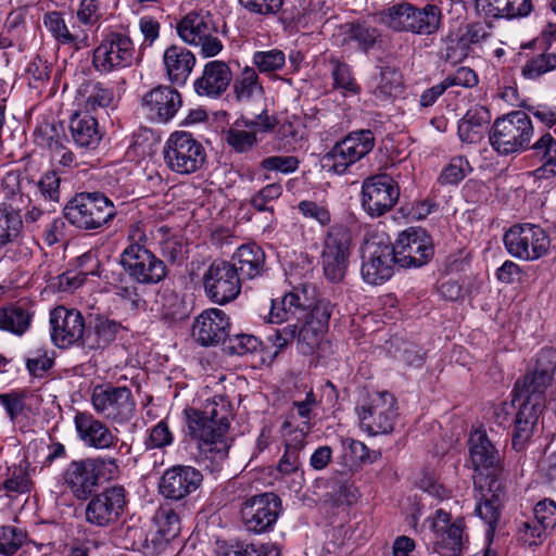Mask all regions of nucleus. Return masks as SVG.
Returning a JSON list of instances; mask_svg holds the SVG:
<instances>
[{"label": "nucleus", "instance_id": "obj_1", "mask_svg": "<svg viewBox=\"0 0 556 556\" xmlns=\"http://www.w3.org/2000/svg\"><path fill=\"white\" fill-rule=\"evenodd\" d=\"M207 401L203 409H185L189 434L199 440V447L204 460L212 463V468H220L227 458L230 443L229 413L225 401Z\"/></svg>", "mask_w": 556, "mask_h": 556}, {"label": "nucleus", "instance_id": "obj_2", "mask_svg": "<svg viewBox=\"0 0 556 556\" xmlns=\"http://www.w3.org/2000/svg\"><path fill=\"white\" fill-rule=\"evenodd\" d=\"M441 18V9L434 4L418 8L408 2H401L379 12V22L390 29L416 35L437 33Z\"/></svg>", "mask_w": 556, "mask_h": 556}, {"label": "nucleus", "instance_id": "obj_3", "mask_svg": "<svg viewBox=\"0 0 556 556\" xmlns=\"http://www.w3.org/2000/svg\"><path fill=\"white\" fill-rule=\"evenodd\" d=\"M118 473L115 458L88 457L71 462L63 472V480L77 500H87L96 492L101 478L112 480Z\"/></svg>", "mask_w": 556, "mask_h": 556}, {"label": "nucleus", "instance_id": "obj_4", "mask_svg": "<svg viewBox=\"0 0 556 556\" xmlns=\"http://www.w3.org/2000/svg\"><path fill=\"white\" fill-rule=\"evenodd\" d=\"M63 214L76 228L96 230L108 225L115 217L116 208L104 193L80 192L65 204Z\"/></svg>", "mask_w": 556, "mask_h": 556}, {"label": "nucleus", "instance_id": "obj_5", "mask_svg": "<svg viewBox=\"0 0 556 556\" xmlns=\"http://www.w3.org/2000/svg\"><path fill=\"white\" fill-rule=\"evenodd\" d=\"M534 128L530 116L521 111L498 117L489 134L492 148L502 155L529 149Z\"/></svg>", "mask_w": 556, "mask_h": 556}, {"label": "nucleus", "instance_id": "obj_6", "mask_svg": "<svg viewBox=\"0 0 556 556\" xmlns=\"http://www.w3.org/2000/svg\"><path fill=\"white\" fill-rule=\"evenodd\" d=\"M166 166L179 175H189L199 170L206 159L205 149L190 132L175 131L163 148Z\"/></svg>", "mask_w": 556, "mask_h": 556}, {"label": "nucleus", "instance_id": "obj_7", "mask_svg": "<svg viewBox=\"0 0 556 556\" xmlns=\"http://www.w3.org/2000/svg\"><path fill=\"white\" fill-rule=\"evenodd\" d=\"M555 371L556 351L554 349L541 350L533 369L515 383L514 401H531L545 406V391L552 384Z\"/></svg>", "mask_w": 556, "mask_h": 556}, {"label": "nucleus", "instance_id": "obj_8", "mask_svg": "<svg viewBox=\"0 0 556 556\" xmlns=\"http://www.w3.org/2000/svg\"><path fill=\"white\" fill-rule=\"evenodd\" d=\"M375 146V136L369 129L349 134L337 142L323 157V167L336 174H344L348 168L366 156Z\"/></svg>", "mask_w": 556, "mask_h": 556}, {"label": "nucleus", "instance_id": "obj_9", "mask_svg": "<svg viewBox=\"0 0 556 556\" xmlns=\"http://www.w3.org/2000/svg\"><path fill=\"white\" fill-rule=\"evenodd\" d=\"M91 403L99 415L116 424H126L136 410V401L127 387L98 384L92 390Z\"/></svg>", "mask_w": 556, "mask_h": 556}, {"label": "nucleus", "instance_id": "obj_10", "mask_svg": "<svg viewBox=\"0 0 556 556\" xmlns=\"http://www.w3.org/2000/svg\"><path fill=\"white\" fill-rule=\"evenodd\" d=\"M282 511L280 497L266 492L247 498L241 506V519L245 530L252 533L270 531Z\"/></svg>", "mask_w": 556, "mask_h": 556}, {"label": "nucleus", "instance_id": "obj_11", "mask_svg": "<svg viewBox=\"0 0 556 556\" xmlns=\"http://www.w3.org/2000/svg\"><path fill=\"white\" fill-rule=\"evenodd\" d=\"M504 244L510 255L533 261L547 252L549 238L540 226L533 224L514 225L505 232Z\"/></svg>", "mask_w": 556, "mask_h": 556}, {"label": "nucleus", "instance_id": "obj_12", "mask_svg": "<svg viewBox=\"0 0 556 556\" xmlns=\"http://www.w3.org/2000/svg\"><path fill=\"white\" fill-rule=\"evenodd\" d=\"M127 275L143 285L159 283L167 276L165 263L144 245H128L121 255Z\"/></svg>", "mask_w": 556, "mask_h": 556}, {"label": "nucleus", "instance_id": "obj_13", "mask_svg": "<svg viewBox=\"0 0 556 556\" xmlns=\"http://www.w3.org/2000/svg\"><path fill=\"white\" fill-rule=\"evenodd\" d=\"M135 48L131 39L121 33L106 35L93 50L92 65L101 74H108L132 64Z\"/></svg>", "mask_w": 556, "mask_h": 556}, {"label": "nucleus", "instance_id": "obj_14", "mask_svg": "<svg viewBox=\"0 0 556 556\" xmlns=\"http://www.w3.org/2000/svg\"><path fill=\"white\" fill-rule=\"evenodd\" d=\"M351 241V231L343 225L332 226L328 230L321 258L324 273L329 281L339 282L345 276Z\"/></svg>", "mask_w": 556, "mask_h": 556}, {"label": "nucleus", "instance_id": "obj_15", "mask_svg": "<svg viewBox=\"0 0 556 556\" xmlns=\"http://www.w3.org/2000/svg\"><path fill=\"white\" fill-rule=\"evenodd\" d=\"M206 296L216 304L233 301L241 291V278L230 262L215 260L203 275Z\"/></svg>", "mask_w": 556, "mask_h": 556}, {"label": "nucleus", "instance_id": "obj_16", "mask_svg": "<svg viewBox=\"0 0 556 556\" xmlns=\"http://www.w3.org/2000/svg\"><path fill=\"white\" fill-rule=\"evenodd\" d=\"M362 276L370 285L389 280L397 265L396 254L390 242L367 240L362 248Z\"/></svg>", "mask_w": 556, "mask_h": 556}, {"label": "nucleus", "instance_id": "obj_17", "mask_svg": "<svg viewBox=\"0 0 556 556\" xmlns=\"http://www.w3.org/2000/svg\"><path fill=\"white\" fill-rule=\"evenodd\" d=\"M180 38L193 46H200L205 58L216 55L223 48L220 40L214 36L216 27L210 14L188 13L177 25Z\"/></svg>", "mask_w": 556, "mask_h": 556}, {"label": "nucleus", "instance_id": "obj_18", "mask_svg": "<svg viewBox=\"0 0 556 556\" xmlns=\"http://www.w3.org/2000/svg\"><path fill=\"white\" fill-rule=\"evenodd\" d=\"M126 506V491L113 485L96 494L86 506V521L96 527H110L118 521Z\"/></svg>", "mask_w": 556, "mask_h": 556}, {"label": "nucleus", "instance_id": "obj_19", "mask_svg": "<svg viewBox=\"0 0 556 556\" xmlns=\"http://www.w3.org/2000/svg\"><path fill=\"white\" fill-rule=\"evenodd\" d=\"M362 427L370 434H384L393 430L396 417L395 399L389 392H378L368 405L357 408Z\"/></svg>", "mask_w": 556, "mask_h": 556}, {"label": "nucleus", "instance_id": "obj_20", "mask_svg": "<svg viewBox=\"0 0 556 556\" xmlns=\"http://www.w3.org/2000/svg\"><path fill=\"white\" fill-rule=\"evenodd\" d=\"M399 197V186L388 175H376L363 182L362 203L370 216H381L390 211Z\"/></svg>", "mask_w": 556, "mask_h": 556}, {"label": "nucleus", "instance_id": "obj_21", "mask_svg": "<svg viewBox=\"0 0 556 556\" xmlns=\"http://www.w3.org/2000/svg\"><path fill=\"white\" fill-rule=\"evenodd\" d=\"M392 248L396 254L397 266L403 268L420 267L433 255L430 239L422 230L410 229L402 232Z\"/></svg>", "mask_w": 556, "mask_h": 556}, {"label": "nucleus", "instance_id": "obj_22", "mask_svg": "<svg viewBox=\"0 0 556 556\" xmlns=\"http://www.w3.org/2000/svg\"><path fill=\"white\" fill-rule=\"evenodd\" d=\"M52 340L60 348L78 344L84 348L86 338L85 320L79 311L67 309L64 306L55 307L50 314Z\"/></svg>", "mask_w": 556, "mask_h": 556}, {"label": "nucleus", "instance_id": "obj_23", "mask_svg": "<svg viewBox=\"0 0 556 556\" xmlns=\"http://www.w3.org/2000/svg\"><path fill=\"white\" fill-rule=\"evenodd\" d=\"M203 476L192 466L176 465L162 475L159 492L170 501H181L201 485Z\"/></svg>", "mask_w": 556, "mask_h": 556}, {"label": "nucleus", "instance_id": "obj_24", "mask_svg": "<svg viewBox=\"0 0 556 556\" xmlns=\"http://www.w3.org/2000/svg\"><path fill=\"white\" fill-rule=\"evenodd\" d=\"M434 532L433 553L439 556H460L465 546L464 521L450 522V514L438 509L432 521Z\"/></svg>", "mask_w": 556, "mask_h": 556}, {"label": "nucleus", "instance_id": "obj_25", "mask_svg": "<svg viewBox=\"0 0 556 556\" xmlns=\"http://www.w3.org/2000/svg\"><path fill=\"white\" fill-rule=\"evenodd\" d=\"M182 105L181 94L169 86H157L142 98L147 116L155 123H168Z\"/></svg>", "mask_w": 556, "mask_h": 556}, {"label": "nucleus", "instance_id": "obj_26", "mask_svg": "<svg viewBox=\"0 0 556 556\" xmlns=\"http://www.w3.org/2000/svg\"><path fill=\"white\" fill-rule=\"evenodd\" d=\"M229 318L219 308L203 311L192 324V337L203 346L217 345L229 336Z\"/></svg>", "mask_w": 556, "mask_h": 556}, {"label": "nucleus", "instance_id": "obj_27", "mask_svg": "<svg viewBox=\"0 0 556 556\" xmlns=\"http://www.w3.org/2000/svg\"><path fill=\"white\" fill-rule=\"evenodd\" d=\"M253 118H242L244 127L250 130H240L230 128L227 131V143L237 152L243 153L251 150L257 143L255 130L268 132L273 130L277 124L274 116L267 114L266 108L252 111Z\"/></svg>", "mask_w": 556, "mask_h": 556}, {"label": "nucleus", "instance_id": "obj_28", "mask_svg": "<svg viewBox=\"0 0 556 556\" xmlns=\"http://www.w3.org/2000/svg\"><path fill=\"white\" fill-rule=\"evenodd\" d=\"M231 81V71L223 61H211L203 70L202 76L194 81V90L199 96L219 97Z\"/></svg>", "mask_w": 556, "mask_h": 556}, {"label": "nucleus", "instance_id": "obj_29", "mask_svg": "<svg viewBox=\"0 0 556 556\" xmlns=\"http://www.w3.org/2000/svg\"><path fill=\"white\" fill-rule=\"evenodd\" d=\"M232 89L236 100L251 113L252 111L260 112L261 109L265 108L263 104L264 89L254 68L244 67L235 79Z\"/></svg>", "mask_w": 556, "mask_h": 556}, {"label": "nucleus", "instance_id": "obj_30", "mask_svg": "<svg viewBox=\"0 0 556 556\" xmlns=\"http://www.w3.org/2000/svg\"><path fill=\"white\" fill-rule=\"evenodd\" d=\"M469 455L476 471L497 469L501 465V455L491 442L484 430L476 429L470 433Z\"/></svg>", "mask_w": 556, "mask_h": 556}, {"label": "nucleus", "instance_id": "obj_31", "mask_svg": "<svg viewBox=\"0 0 556 556\" xmlns=\"http://www.w3.org/2000/svg\"><path fill=\"white\" fill-rule=\"evenodd\" d=\"M74 421L79 438L89 446L108 448L117 441L116 437L102 421L88 413H77Z\"/></svg>", "mask_w": 556, "mask_h": 556}, {"label": "nucleus", "instance_id": "obj_32", "mask_svg": "<svg viewBox=\"0 0 556 556\" xmlns=\"http://www.w3.org/2000/svg\"><path fill=\"white\" fill-rule=\"evenodd\" d=\"M519 410L516 415L511 444L516 451H521L533 434L540 415L545 406L531 401L518 400Z\"/></svg>", "mask_w": 556, "mask_h": 556}, {"label": "nucleus", "instance_id": "obj_33", "mask_svg": "<svg viewBox=\"0 0 556 556\" xmlns=\"http://www.w3.org/2000/svg\"><path fill=\"white\" fill-rule=\"evenodd\" d=\"M163 62L168 79L184 85L195 64V56L187 48L173 45L164 51Z\"/></svg>", "mask_w": 556, "mask_h": 556}, {"label": "nucleus", "instance_id": "obj_34", "mask_svg": "<svg viewBox=\"0 0 556 556\" xmlns=\"http://www.w3.org/2000/svg\"><path fill=\"white\" fill-rule=\"evenodd\" d=\"M230 264L235 266L241 279H253L264 270L265 253L261 247L254 243L242 244L232 255Z\"/></svg>", "mask_w": 556, "mask_h": 556}, {"label": "nucleus", "instance_id": "obj_35", "mask_svg": "<svg viewBox=\"0 0 556 556\" xmlns=\"http://www.w3.org/2000/svg\"><path fill=\"white\" fill-rule=\"evenodd\" d=\"M70 129L79 148L94 150L102 139L97 119L88 114H75L71 118Z\"/></svg>", "mask_w": 556, "mask_h": 556}, {"label": "nucleus", "instance_id": "obj_36", "mask_svg": "<svg viewBox=\"0 0 556 556\" xmlns=\"http://www.w3.org/2000/svg\"><path fill=\"white\" fill-rule=\"evenodd\" d=\"M490 121L491 115L486 108L477 105L469 109L458 123L459 139L467 143L480 141Z\"/></svg>", "mask_w": 556, "mask_h": 556}, {"label": "nucleus", "instance_id": "obj_37", "mask_svg": "<svg viewBox=\"0 0 556 556\" xmlns=\"http://www.w3.org/2000/svg\"><path fill=\"white\" fill-rule=\"evenodd\" d=\"M90 331L84 338V348L101 349L112 343L119 329L121 324L102 315H96L90 320Z\"/></svg>", "mask_w": 556, "mask_h": 556}, {"label": "nucleus", "instance_id": "obj_38", "mask_svg": "<svg viewBox=\"0 0 556 556\" xmlns=\"http://www.w3.org/2000/svg\"><path fill=\"white\" fill-rule=\"evenodd\" d=\"M501 482L491 478L488 494L476 506V514L489 526L488 532H493L501 516Z\"/></svg>", "mask_w": 556, "mask_h": 556}, {"label": "nucleus", "instance_id": "obj_39", "mask_svg": "<svg viewBox=\"0 0 556 556\" xmlns=\"http://www.w3.org/2000/svg\"><path fill=\"white\" fill-rule=\"evenodd\" d=\"M533 155L538 157L543 165L535 170L540 178H548L556 175V138L551 132H544L540 138L529 147Z\"/></svg>", "mask_w": 556, "mask_h": 556}, {"label": "nucleus", "instance_id": "obj_40", "mask_svg": "<svg viewBox=\"0 0 556 556\" xmlns=\"http://www.w3.org/2000/svg\"><path fill=\"white\" fill-rule=\"evenodd\" d=\"M78 96L81 99L87 112L96 111L98 108H108L114 100L112 89L100 81L89 80L80 85Z\"/></svg>", "mask_w": 556, "mask_h": 556}, {"label": "nucleus", "instance_id": "obj_41", "mask_svg": "<svg viewBox=\"0 0 556 556\" xmlns=\"http://www.w3.org/2000/svg\"><path fill=\"white\" fill-rule=\"evenodd\" d=\"M340 30L344 35L343 43L356 41L358 47L365 52L375 46L379 37V31L376 27L359 22L344 23L340 26Z\"/></svg>", "mask_w": 556, "mask_h": 556}, {"label": "nucleus", "instance_id": "obj_42", "mask_svg": "<svg viewBox=\"0 0 556 556\" xmlns=\"http://www.w3.org/2000/svg\"><path fill=\"white\" fill-rule=\"evenodd\" d=\"M470 48L462 31H450L441 39L440 55L452 64L459 63L469 54Z\"/></svg>", "mask_w": 556, "mask_h": 556}, {"label": "nucleus", "instance_id": "obj_43", "mask_svg": "<svg viewBox=\"0 0 556 556\" xmlns=\"http://www.w3.org/2000/svg\"><path fill=\"white\" fill-rule=\"evenodd\" d=\"M30 324V314L22 305L0 308V329L22 334Z\"/></svg>", "mask_w": 556, "mask_h": 556}, {"label": "nucleus", "instance_id": "obj_44", "mask_svg": "<svg viewBox=\"0 0 556 556\" xmlns=\"http://www.w3.org/2000/svg\"><path fill=\"white\" fill-rule=\"evenodd\" d=\"M23 222L20 213L11 205H0V248L14 241L21 232Z\"/></svg>", "mask_w": 556, "mask_h": 556}, {"label": "nucleus", "instance_id": "obj_45", "mask_svg": "<svg viewBox=\"0 0 556 556\" xmlns=\"http://www.w3.org/2000/svg\"><path fill=\"white\" fill-rule=\"evenodd\" d=\"M402 88V75L392 66L380 68L379 77L375 88V94L380 100H388L395 97Z\"/></svg>", "mask_w": 556, "mask_h": 556}, {"label": "nucleus", "instance_id": "obj_46", "mask_svg": "<svg viewBox=\"0 0 556 556\" xmlns=\"http://www.w3.org/2000/svg\"><path fill=\"white\" fill-rule=\"evenodd\" d=\"M153 522L157 532L166 541L176 538L180 531L179 517L169 506H160L153 516Z\"/></svg>", "mask_w": 556, "mask_h": 556}, {"label": "nucleus", "instance_id": "obj_47", "mask_svg": "<svg viewBox=\"0 0 556 556\" xmlns=\"http://www.w3.org/2000/svg\"><path fill=\"white\" fill-rule=\"evenodd\" d=\"M43 25L59 43L74 45L77 42L78 36L68 28L60 12L52 11L46 13Z\"/></svg>", "mask_w": 556, "mask_h": 556}, {"label": "nucleus", "instance_id": "obj_48", "mask_svg": "<svg viewBox=\"0 0 556 556\" xmlns=\"http://www.w3.org/2000/svg\"><path fill=\"white\" fill-rule=\"evenodd\" d=\"M306 432L303 431V428L300 430L299 434H295L294 440L295 443L287 442L285 446V453L277 465V469L279 472L283 475H290L300 468V453L304 446L303 440Z\"/></svg>", "mask_w": 556, "mask_h": 556}, {"label": "nucleus", "instance_id": "obj_49", "mask_svg": "<svg viewBox=\"0 0 556 556\" xmlns=\"http://www.w3.org/2000/svg\"><path fill=\"white\" fill-rule=\"evenodd\" d=\"M302 325H298V342L296 346L301 354L312 355L319 346L323 336L326 331L314 327L307 323L301 321Z\"/></svg>", "mask_w": 556, "mask_h": 556}, {"label": "nucleus", "instance_id": "obj_50", "mask_svg": "<svg viewBox=\"0 0 556 556\" xmlns=\"http://www.w3.org/2000/svg\"><path fill=\"white\" fill-rule=\"evenodd\" d=\"M27 534L14 526H0V555H14L26 542Z\"/></svg>", "mask_w": 556, "mask_h": 556}, {"label": "nucleus", "instance_id": "obj_51", "mask_svg": "<svg viewBox=\"0 0 556 556\" xmlns=\"http://www.w3.org/2000/svg\"><path fill=\"white\" fill-rule=\"evenodd\" d=\"M469 162L464 156H455L442 169L438 182L444 185H456L462 181L470 172Z\"/></svg>", "mask_w": 556, "mask_h": 556}, {"label": "nucleus", "instance_id": "obj_52", "mask_svg": "<svg viewBox=\"0 0 556 556\" xmlns=\"http://www.w3.org/2000/svg\"><path fill=\"white\" fill-rule=\"evenodd\" d=\"M318 300L316 288L311 283H302L294 287L292 291L287 293V303L289 305L296 303L304 317L307 315L308 308H311Z\"/></svg>", "mask_w": 556, "mask_h": 556}, {"label": "nucleus", "instance_id": "obj_53", "mask_svg": "<svg viewBox=\"0 0 556 556\" xmlns=\"http://www.w3.org/2000/svg\"><path fill=\"white\" fill-rule=\"evenodd\" d=\"M303 317L301 308L298 307L296 303H292V305L287 303V294L280 302L273 301L269 313V323L281 324L283 321L289 323L292 320H296L299 323L302 321Z\"/></svg>", "mask_w": 556, "mask_h": 556}, {"label": "nucleus", "instance_id": "obj_54", "mask_svg": "<svg viewBox=\"0 0 556 556\" xmlns=\"http://www.w3.org/2000/svg\"><path fill=\"white\" fill-rule=\"evenodd\" d=\"M253 63L262 73H273L283 67L286 55L281 50L257 51L253 55Z\"/></svg>", "mask_w": 556, "mask_h": 556}, {"label": "nucleus", "instance_id": "obj_55", "mask_svg": "<svg viewBox=\"0 0 556 556\" xmlns=\"http://www.w3.org/2000/svg\"><path fill=\"white\" fill-rule=\"evenodd\" d=\"M331 312V303L326 299H319L311 308H308L307 315L302 318V321L327 331Z\"/></svg>", "mask_w": 556, "mask_h": 556}, {"label": "nucleus", "instance_id": "obj_56", "mask_svg": "<svg viewBox=\"0 0 556 556\" xmlns=\"http://www.w3.org/2000/svg\"><path fill=\"white\" fill-rule=\"evenodd\" d=\"M300 160L293 155H273L261 161L260 166L264 170L292 174L298 170Z\"/></svg>", "mask_w": 556, "mask_h": 556}, {"label": "nucleus", "instance_id": "obj_57", "mask_svg": "<svg viewBox=\"0 0 556 556\" xmlns=\"http://www.w3.org/2000/svg\"><path fill=\"white\" fill-rule=\"evenodd\" d=\"M534 521L545 531L556 526V503L551 498L538 502L533 508Z\"/></svg>", "mask_w": 556, "mask_h": 556}, {"label": "nucleus", "instance_id": "obj_58", "mask_svg": "<svg viewBox=\"0 0 556 556\" xmlns=\"http://www.w3.org/2000/svg\"><path fill=\"white\" fill-rule=\"evenodd\" d=\"M299 139L296 127L292 123H283L276 132L274 150L278 152H292Z\"/></svg>", "mask_w": 556, "mask_h": 556}, {"label": "nucleus", "instance_id": "obj_59", "mask_svg": "<svg viewBox=\"0 0 556 556\" xmlns=\"http://www.w3.org/2000/svg\"><path fill=\"white\" fill-rule=\"evenodd\" d=\"M282 193L280 184L274 182L265 186L251 198V205L260 211H269L273 213V207L268 205L271 201L278 199Z\"/></svg>", "mask_w": 556, "mask_h": 556}, {"label": "nucleus", "instance_id": "obj_60", "mask_svg": "<svg viewBox=\"0 0 556 556\" xmlns=\"http://www.w3.org/2000/svg\"><path fill=\"white\" fill-rule=\"evenodd\" d=\"M330 63L332 64L331 75L334 80V86L348 91L356 92L358 86L352 76L350 66L337 59H331Z\"/></svg>", "mask_w": 556, "mask_h": 556}, {"label": "nucleus", "instance_id": "obj_61", "mask_svg": "<svg viewBox=\"0 0 556 556\" xmlns=\"http://www.w3.org/2000/svg\"><path fill=\"white\" fill-rule=\"evenodd\" d=\"M260 346V340L252 334H235L228 339L226 346L230 354L244 355L252 353Z\"/></svg>", "mask_w": 556, "mask_h": 556}, {"label": "nucleus", "instance_id": "obj_62", "mask_svg": "<svg viewBox=\"0 0 556 556\" xmlns=\"http://www.w3.org/2000/svg\"><path fill=\"white\" fill-rule=\"evenodd\" d=\"M546 532L547 531L538 526L534 520H527L520 525L518 538L523 544L533 546L543 543L546 538Z\"/></svg>", "mask_w": 556, "mask_h": 556}, {"label": "nucleus", "instance_id": "obj_63", "mask_svg": "<svg viewBox=\"0 0 556 556\" xmlns=\"http://www.w3.org/2000/svg\"><path fill=\"white\" fill-rule=\"evenodd\" d=\"M60 177L55 172L45 173L37 182V188L43 199L58 202L60 199Z\"/></svg>", "mask_w": 556, "mask_h": 556}, {"label": "nucleus", "instance_id": "obj_64", "mask_svg": "<svg viewBox=\"0 0 556 556\" xmlns=\"http://www.w3.org/2000/svg\"><path fill=\"white\" fill-rule=\"evenodd\" d=\"M298 207L303 216L315 219L321 226H326L330 223L331 218L329 211L316 202L304 200L299 203Z\"/></svg>", "mask_w": 556, "mask_h": 556}]
</instances>
